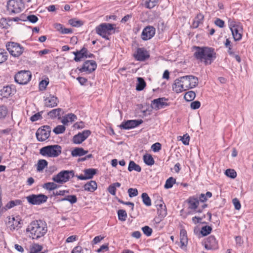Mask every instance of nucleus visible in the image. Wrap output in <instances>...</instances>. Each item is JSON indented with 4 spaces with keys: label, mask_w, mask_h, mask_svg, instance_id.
Masks as SVG:
<instances>
[{
    "label": "nucleus",
    "mask_w": 253,
    "mask_h": 253,
    "mask_svg": "<svg viewBox=\"0 0 253 253\" xmlns=\"http://www.w3.org/2000/svg\"><path fill=\"white\" fill-rule=\"evenodd\" d=\"M9 22L8 18H1L0 19V28L1 29H8L10 26V25L8 24Z\"/></svg>",
    "instance_id": "nucleus-47"
},
{
    "label": "nucleus",
    "mask_w": 253,
    "mask_h": 253,
    "mask_svg": "<svg viewBox=\"0 0 253 253\" xmlns=\"http://www.w3.org/2000/svg\"><path fill=\"white\" fill-rule=\"evenodd\" d=\"M51 128L49 126L44 125L39 127L36 132V136L38 141L43 142L50 136Z\"/></svg>",
    "instance_id": "nucleus-9"
},
{
    "label": "nucleus",
    "mask_w": 253,
    "mask_h": 253,
    "mask_svg": "<svg viewBox=\"0 0 253 253\" xmlns=\"http://www.w3.org/2000/svg\"><path fill=\"white\" fill-rule=\"evenodd\" d=\"M205 16L201 12L198 13L194 18L192 23L191 27L194 29L197 28L201 25L204 23Z\"/></svg>",
    "instance_id": "nucleus-22"
},
{
    "label": "nucleus",
    "mask_w": 253,
    "mask_h": 253,
    "mask_svg": "<svg viewBox=\"0 0 253 253\" xmlns=\"http://www.w3.org/2000/svg\"><path fill=\"white\" fill-rule=\"evenodd\" d=\"M76 176L73 170H63L57 174L54 175L52 179L55 182L63 184L68 181L71 178Z\"/></svg>",
    "instance_id": "nucleus-5"
},
{
    "label": "nucleus",
    "mask_w": 253,
    "mask_h": 253,
    "mask_svg": "<svg viewBox=\"0 0 253 253\" xmlns=\"http://www.w3.org/2000/svg\"><path fill=\"white\" fill-rule=\"evenodd\" d=\"M6 47L10 55L14 57H19L24 50V48L19 43L13 42H7Z\"/></svg>",
    "instance_id": "nucleus-8"
},
{
    "label": "nucleus",
    "mask_w": 253,
    "mask_h": 253,
    "mask_svg": "<svg viewBox=\"0 0 253 253\" xmlns=\"http://www.w3.org/2000/svg\"><path fill=\"white\" fill-rule=\"evenodd\" d=\"M181 140L183 144L188 145L189 143L190 136L187 134H186L181 137Z\"/></svg>",
    "instance_id": "nucleus-63"
},
{
    "label": "nucleus",
    "mask_w": 253,
    "mask_h": 253,
    "mask_svg": "<svg viewBox=\"0 0 253 253\" xmlns=\"http://www.w3.org/2000/svg\"><path fill=\"white\" fill-rule=\"evenodd\" d=\"M97 183L94 180H91L84 185V190L90 192H93L97 189Z\"/></svg>",
    "instance_id": "nucleus-25"
},
{
    "label": "nucleus",
    "mask_w": 253,
    "mask_h": 253,
    "mask_svg": "<svg viewBox=\"0 0 253 253\" xmlns=\"http://www.w3.org/2000/svg\"><path fill=\"white\" fill-rule=\"evenodd\" d=\"M157 206V214L161 215L162 217H165L167 215V210L166 206L164 203L158 204Z\"/></svg>",
    "instance_id": "nucleus-31"
},
{
    "label": "nucleus",
    "mask_w": 253,
    "mask_h": 253,
    "mask_svg": "<svg viewBox=\"0 0 253 253\" xmlns=\"http://www.w3.org/2000/svg\"><path fill=\"white\" fill-rule=\"evenodd\" d=\"M48 165V162L46 160L44 159H40L38 161L37 165V170L38 171H41L43 169L47 167Z\"/></svg>",
    "instance_id": "nucleus-37"
},
{
    "label": "nucleus",
    "mask_w": 253,
    "mask_h": 253,
    "mask_svg": "<svg viewBox=\"0 0 253 253\" xmlns=\"http://www.w3.org/2000/svg\"><path fill=\"white\" fill-rule=\"evenodd\" d=\"M13 85L4 86L0 90V94L3 97L8 98L14 94L15 90L13 88Z\"/></svg>",
    "instance_id": "nucleus-23"
},
{
    "label": "nucleus",
    "mask_w": 253,
    "mask_h": 253,
    "mask_svg": "<svg viewBox=\"0 0 253 253\" xmlns=\"http://www.w3.org/2000/svg\"><path fill=\"white\" fill-rule=\"evenodd\" d=\"M143 122V121L141 119L125 121L120 125V127L123 129H130L138 126Z\"/></svg>",
    "instance_id": "nucleus-16"
},
{
    "label": "nucleus",
    "mask_w": 253,
    "mask_h": 253,
    "mask_svg": "<svg viewBox=\"0 0 253 253\" xmlns=\"http://www.w3.org/2000/svg\"><path fill=\"white\" fill-rule=\"evenodd\" d=\"M22 203V201L20 200H15L13 201H10L7 203L5 207H3V211H6L8 209L12 208L13 207L20 205Z\"/></svg>",
    "instance_id": "nucleus-33"
},
{
    "label": "nucleus",
    "mask_w": 253,
    "mask_h": 253,
    "mask_svg": "<svg viewBox=\"0 0 253 253\" xmlns=\"http://www.w3.org/2000/svg\"><path fill=\"white\" fill-rule=\"evenodd\" d=\"M58 186L54 182H47L42 185V187L49 191L53 190L57 188Z\"/></svg>",
    "instance_id": "nucleus-45"
},
{
    "label": "nucleus",
    "mask_w": 253,
    "mask_h": 253,
    "mask_svg": "<svg viewBox=\"0 0 253 253\" xmlns=\"http://www.w3.org/2000/svg\"><path fill=\"white\" fill-rule=\"evenodd\" d=\"M49 84L48 79L47 80H42L39 83V89L40 90H44L46 89L47 85Z\"/></svg>",
    "instance_id": "nucleus-57"
},
{
    "label": "nucleus",
    "mask_w": 253,
    "mask_h": 253,
    "mask_svg": "<svg viewBox=\"0 0 253 253\" xmlns=\"http://www.w3.org/2000/svg\"><path fill=\"white\" fill-rule=\"evenodd\" d=\"M162 148V145L159 142L153 144L151 146V149L154 152L159 151Z\"/></svg>",
    "instance_id": "nucleus-61"
},
{
    "label": "nucleus",
    "mask_w": 253,
    "mask_h": 253,
    "mask_svg": "<svg viewBox=\"0 0 253 253\" xmlns=\"http://www.w3.org/2000/svg\"><path fill=\"white\" fill-rule=\"evenodd\" d=\"M60 201H67L70 202L71 204L73 205L77 202V198L75 195H69L66 196L65 197L62 198Z\"/></svg>",
    "instance_id": "nucleus-39"
},
{
    "label": "nucleus",
    "mask_w": 253,
    "mask_h": 253,
    "mask_svg": "<svg viewBox=\"0 0 253 253\" xmlns=\"http://www.w3.org/2000/svg\"><path fill=\"white\" fill-rule=\"evenodd\" d=\"M32 74L29 71H20L14 77L16 83L20 84H26L31 79Z\"/></svg>",
    "instance_id": "nucleus-10"
},
{
    "label": "nucleus",
    "mask_w": 253,
    "mask_h": 253,
    "mask_svg": "<svg viewBox=\"0 0 253 253\" xmlns=\"http://www.w3.org/2000/svg\"><path fill=\"white\" fill-rule=\"evenodd\" d=\"M196 97V93L194 91H188L184 95V98L186 101L190 102L193 100Z\"/></svg>",
    "instance_id": "nucleus-44"
},
{
    "label": "nucleus",
    "mask_w": 253,
    "mask_h": 253,
    "mask_svg": "<svg viewBox=\"0 0 253 253\" xmlns=\"http://www.w3.org/2000/svg\"><path fill=\"white\" fill-rule=\"evenodd\" d=\"M107 190L108 191V192L111 194V195L114 196L116 195V190H117V189L115 187V186L112 184H110L108 188H107Z\"/></svg>",
    "instance_id": "nucleus-64"
},
{
    "label": "nucleus",
    "mask_w": 253,
    "mask_h": 253,
    "mask_svg": "<svg viewBox=\"0 0 253 253\" xmlns=\"http://www.w3.org/2000/svg\"><path fill=\"white\" fill-rule=\"evenodd\" d=\"M26 231V232L29 233L30 238L38 240L43 237L47 233V224L44 220H35L29 224Z\"/></svg>",
    "instance_id": "nucleus-3"
},
{
    "label": "nucleus",
    "mask_w": 253,
    "mask_h": 253,
    "mask_svg": "<svg viewBox=\"0 0 253 253\" xmlns=\"http://www.w3.org/2000/svg\"><path fill=\"white\" fill-rule=\"evenodd\" d=\"M141 229L143 234L148 237L150 236L152 234L153 230L152 228L148 226H145L143 227Z\"/></svg>",
    "instance_id": "nucleus-56"
},
{
    "label": "nucleus",
    "mask_w": 253,
    "mask_h": 253,
    "mask_svg": "<svg viewBox=\"0 0 253 253\" xmlns=\"http://www.w3.org/2000/svg\"><path fill=\"white\" fill-rule=\"evenodd\" d=\"M155 28L152 26H146L141 33V39L143 41H147L152 38L155 34Z\"/></svg>",
    "instance_id": "nucleus-18"
},
{
    "label": "nucleus",
    "mask_w": 253,
    "mask_h": 253,
    "mask_svg": "<svg viewBox=\"0 0 253 253\" xmlns=\"http://www.w3.org/2000/svg\"><path fill=\"white\" fill-rule=\"evenodd\" d=\"M62 111V109L61 108L54 109L48 112L47 115L51 119H55L57 117L59 118Z\"/></svg>",
    "instance_id": "nucleus-30"
},
{
    "label": "nucleus",
    "mask_w": 253,
    "mask_h": 253,
    "mask_svg": "<svg viewBox=\"0 0 253 253\" xmlns=\"http://www.w3.org/2000/svg\"><path fill=\"white\" fill-rule=\"evenodd\" d=\"M54 28L56 30L62 34H71L73 33L72 29L66 28L63 27V25L60 23H56L54 25Z\"/></svg>",
    "instance_id": "nucleus-27"
},
{
    "label": "nucleus",
    "mask_w": 253,
    "mask_h": 253,
    "mask_svg": "<svg viewBox=\"0 0 253 253\" xmlns=\"http://www.w3.org/2000/svg\"><path fill=\"white\" fill-rule=\"evenodd\" d=\"M211 230L212 228L211 226L206 225L202 227L200 232L203 236H206L210 234Z\"/></svg>",
    "instance_id": "nucleus-52"
},
{
    "label": "nucleus",
    "mask_w": 253,
    "mask_h": 253,
    "mask_svg": "<svg viewBox=\"0 0 253 253\" xmlns=\"http://www.w3.org/2000/svg\"><path fill=\"white\" fill-rule=\"evenodd\" d=\"M68 22L69 24H70L72 26L75 27H80L84 25L83 21L80 20H77L76 18L70 19Z\"/></svg>",
    "instance_id": "nucleus-43"
},
{
    "label": "nucleus",
    "mask_w": 253,
    "mask_h": 253,
    "mask_svg": "<svg viewBox=\"0 0 253 253\" xmlns=\"http://www.w3.org/2000/svg\"><path fill=\"white\" fill-rule=\"evenodd\" d=\"M7 52L3 49H0V64L4 62L8 58Z\"/></svg>",
    "instance_id": "nucleus-51"
},
{
    "label": "nucleus",
    "mask_w": 253,
    "mask_h": 253,
    "mask_svg": "<svg viewBox=\"0 0 253 253\" xmlns=\"http://www.w3.org/2000/svg\"><path fill=\"white\" fill-rule=\"evenodd\" d=\"M43 112L42 111L34 114L30 117V120L32 122H34L38 120H41L42 118V114Z\"/></svg>",
    "instance_id": "nucleus-55"
},
{
    "label": "nucleus",
    "mask_w": 253,
    "mask_h": 253,
    "mask_svg": "<svg viewBox=\"0 0 253 253\" xmlns=\"http://www.w3.org/2000/svg\"><path fill=\"white\" fill-rule=\"evenodd\" d=\"M97 171V170L96 169L93 168L85 169L84 171V175L81 174L79 175H76V176L78 179L82 180L91 179L93 178V176L96 174Z\"/></svg>",
    "instance_id": "nucleus-19"
},
{
    "label": "nucleus",
    "mask_w": 253,
    "mask_h": 253,
    "mask_svg": "<svg viewBox=\"0 0 253 253\" xmlns=\"http://www.w3.org/2000/svg\"><path fill=\"white\" fill-rule=\"evenodd\" d=\"M66 130V127L64 125H58L53 129V132L56 134L63 133Z\"/></svg>",
    "instance_id": "nucleus-53"
},
{
    "label": "nucleus",
    "mask_w": 253,
    "mask_h": 253,
    "mask_svg": "<svg viewBox=\"0 0 253 253\" xmlns=\"http://www.w3.org/2000/svg\"><path fill=\"white\" fill-rule=\"evenodd\" d=\"M133 57L137 61H144L150 57V54L145 48L138 47L133 54Z\"/></svg>",
    "instance_id": "nucleus-14"
},
{
    "label": "nucleus",
    "mask_w": 253,
    "mask_h": 253,
    "mask_svg": "<svg viewBox=\"0 0 253 253\" xmlns=\"http://www.w3.org/2000/svg\"><path fill=\"white\" fill-rule=\"evenodd\" d=\"M143 161L147 166H151L155 163V161L151 155L146 154L143 157Z\"/></svg>",
    "instance_id": "nucleus-34"
},
{
    "label": "nucleus",
    "mask_w": 253,
    "mask_h": 253,
    "mask_svg": "<svg viewBox=\"0 0 253 253\" xmlns=\"http://www.w3.org/2000/svg\"><path fill=\"white\" fill-rule=\"evenodd\" d=\"M198 78L193 75L181 77L176 79L172 85L173 89L176 93L195 87L198 84Z\"/></svg>",
    "instance_id": "nucleus-2"
},
{
    "label": "nucleus",
    "mask_w": 253,
    "mask_h": 253,
    "mask_svg": "<svg viewBox=\"0 0 253 253\" xmlns=\"http://www.w3.org/2000/svg\"><path fill=\"white\" fill-rule=\"evenodd\" d=\"M137 82L138 83L136 86V89L137 91H141L146 86V82H145L144 80L141 77L138 78Z\"/></svg>",
    "instance_id": "nucleus-40"
},
{
    "label": "nucleus",
    "mask_w": 253,
    "mask_h": 253,
    "mask_svg": "<svg viewBox=\"0 0 253 253\" xmlns=\"http://www.w3.org/2000/svg\"><path fill=\"white\" fill-rule=\"evenodd\" d=\"M159 0H143L145 7L151 9L154 7L158 3Z\"/></svg>",
    "instance_id": "nucleus-38"
},
{
    "label": "nucleus",
    "mask_w": 253,
    "mask_h": 253,
    "mask_svg": "<svg viewBox=\"0 0 253 253\" xmlns=\"http://www.w3.org/2000/svg\"><path fill=\"white\" fill-rule=\"evenodd\" d=\"M118 216L119 220L122 221H125L127 218V213L124 210H119L118 211Z\"/></svg>",
    "instance_id": "nucleus-50"
},
{
    "label": "nucleus",
    "mask_w": 253,
    "mask_h": 253,
    "mask_svg": "<svg viewBox=\"0 0 253 253\" xmlns=\"http://www.w3.org/2000/svg\"><path fill=\"white\" fill-rule=\"evenodd\" d=\"M180 248H183L186 247L188 244V238L187 235L186 231L184 229H181L180 232Z\"/></svg>",
    "instance_id": "nucleus-24"
},
{
    "label": "nucleus",
    "mask_w": 253,
    "mask_h": 253,
    "mask_svg": "<svg viewBox=\"0 0 253 253\" xmlns=\"http://www.w3.org/2000/svg\"><path fill=\"white\" fill-rule=\"evenodd\" d=\"M59 102L58 98L53 95L50 94L48 97L44 99V106L53 108L57 106Z\"/></svg>",
    "instance_id": "nucleus-20"
},
{
    "label": "nucleus",
    "mask_w": 253,
    "mask_h": 253,
    "mask_svg": "<svg viewBox=\"0 0 253 253\" xmlns=\"http://www.w3.org/2000/svg\"><path fill=\"white\" fill-rule=\"evenodd\" d=\"M168 100V98L160 97L152 100L151 105L153 109L155 110H158L161 109H163L167 106H169L170 103L166 102Z\"/></svg>",
    "instance_id": "nucleus-12"
},
{
    "label": "nucleus",
    "mask_w": 253,
    "mask_h": 253,
    "mask_svg": "<svg viewBox=\"0 0 253 253\" xmlns=\"http://www.w3.org/2000/svg\"><path fill=\"white\" fill-rule=\"evenodd\" d=\"M212 193L211 192H207L206 194L201 193L199 196L198 195V199L199 201V203H204L207 201L208 198H211L212 197Z\"/></svg>",
    "instance_id": "nucleus-36"
},
{
    "label": "nucleus",
    "mask_w": 253,
    "mask_h": 253,
    "mask_svg": "<svg viewBox=\"0 0 253 253\" xmlns=\"http://www.w3.org/2000/svg\"><path fill=\"white\" fill-rule=\"evenodd\" d=\"M43 247L42 245L38 244H33L30 248V253H39L42 251Z\"/></svg>",
    "instance_id": "nucleus-41"
},
{
    "label": "nucleus",
    "mask_w": 253,
    "mask_h": 253,
    "mask_svg": "<svg viewBox=\"0 0 253 253\" xmlns=\"http://www.w3.org/2000/svg\"><path fill=\"white\" fill-rule=\"evenodd\" d=\"M88 153L87 150H84L82 147H76L71 152V155L73 157L82 156Z\"/></svg>",
    "instance_id": "nucleus-29"
},
{
    "label": "nucleus",
    "mask_w": 253,
    "mask_h": 253,
    "mask_svg": "<svg viewBox=\"0 0 253 253\" xmlns=\"http://www.w3.org/2000/svg\"><path fill=\"white\" fill-rule=\"evenodd\" d=\"M62 152V147L57 144L44 146L40 149V154L43 157L56 158Z\"/></svg>",
    "instance_id": "nucleus-4"
},
{
    "label": "nucleus",
    "mask_w": 253,
    "mask_h": 253,
    "mask_svg": "<svg viewBox=\"0 0 253 253\" xmlns=\"http://www.w3.org/2000/svg\"><path fill=\"white\" fill-rule=\"evenodd\" d=\"M233 43L231 42L229 39H226L225 42H224V45L227 49V52L230 56L234 55L235 53V45Z\"/></svg>",
    "instance_id": "nucleus-26"
},
{
    "label": "nucleus",
    "mask_w": 253,
    "mask_h": 253,
    "mask_svg": "<svg viewBox=\"0 0 253 253\" xmlns=\"http://www.w3.org/2000/svg\"><path fill=\"white\" fill-rule=\"evenodd\" d=\"M187 202L188 204V209L196 211L199 205L198 195L189 197L187 200Z\"/></svg>",
    "instance_id": "nucleus-21"
},
{
    "label": "nucleus",
    "mask_w": 253,
    "mask_h": 253,
    "mask_svg": "<svg viewBox=\"0 0 253 253\" xmlns=\"http://www.w3.org/2000/svg\"><path fill=\"white\" fill-rule=\"evenodd\" d=\"M12 223L11 225V228L15 229V228H20L21 224H22V220L20 219L19 216L13 217L12 218Z\"/></svg>",
    "instance_id": "nucleus-32"
},
{
    "label": "nucleus",
    "mask_w": 253,
    "mask_h": 253,
    "mask_svg": "<svg viewBox=\"0 0 253 253\" xmlns=\"http://www.w3.org/2000/svg\"><path fill=\"white\" fill-rule=\"evenodd\" d=\"M225 174L227 177H229L232 179L236 178L237 176V172L233 169H226L225 172Z\"/></svg>",
    "instance_id": "nucleus-54"
},
{
    "label": "nucleus",
    "mask_w": 253,
    "mask_h": 253,
    "mask_svg": "<svg viewBox=\"0 0 253 253\" xmlns=\"http://www.w3.org/2000/svg\"><path fill=\"white\" fill-rule=\"evenodd\" d=\"M8 114V109L5 105H0V120L5 118Z\"/></svg>",
    "instance_id": "nucleus-46"
},
{
    "label": "nucleus",
    "mask_w": 253,
    "mask_h": 253,
    "mask_svg": "<svg viewBox=\"0 0 253 253\" xmlns=\"http://www.w3.org/2000/svg\"><path fill=\"white\" fill-rule=\"evenodd\" d=\"M6 6L10 14H17L22 11L24 3L22 0H8Z\"/></svg>",
    "instance_id": "nucleus-7"
},
{
    "label": "nucleus",
    "mask_w": 253,
    "mask_h": 253,
    "mask_svg": "<svg viewBox=\"0 0 253 253\" xmlns=\"http://www.w3.org/2000/svg\"><path fill=\"white\" fill-rule=\"evenodd\" d=\"M117 200L119 203L130 207L131 211H133L134 210V204L133 203L131 202H125L118 198H117Z\"/></svg>",
    "instance_id": "nucleus-59"
},
{
    "label": "nucleus",
    "mask_w": 253,
    "mask_h": 253,
    "mask_svg": "<svg viewBox=\"0 0 253 253\" xmlns=\"http://www.w3.org/2000/svg\"><path fill=\"white\" fill-rule=\"evenodd\" d=\"M141 198L143 204L145 206L147 207L151 206V200L147 193H143L141 195Z\"/></svg>",
    "instance_id": "nucleus-42"
},
{
    "label": "nucleus",
    "mask_w": 253,
    "mask_h": 253,
    "mask_svg": "<svg viewBox=\"0 0 253 253\" xmlns=\"http://www.w3.org/2000/svg\"><path fill=\"white\" fill-rule=\"evenodd\" d=\"M194 48L196 50L194 53V57L203 62L205 65L211 64L217 57V53L212 47L194 46Z\"/></svg>",
    "instance_id": "nucleus-1"
},
{
    "label": "nucleus",
    "mask_w": 253,
    "mask_h": 253,
    "mask_svg": "<svg viewBox=\"0 0 253 253\" xmlns=\"http://www.w3.org/2000/svg\"><path fill=\"white\" fill-rule=\"evenodd\" d=\"M176 182V179L172 177H170L167 179L164 187L166 189L171 188L173 185Z\"/></svg>",
    "instance_id": "nucleus-48"
},
{
    "label": "nucleus",
    "mask_w": 253,
    "mask_h": 253,
    "mask_svg": "<svg viewBox=\"0 0 253 253\" xmlns=\"http://www.w3.org/2000/svg\"><path fill=\"white\" fill-rule=\"evenodd\" d=\"M127 193L130 198L137 196L138 194V192L136 188H130L128 189Z\"/></svg>",
    "instance_id": "nucleus-58"
},
{
    "label": "nucleus",
    "mask_w": 253,
    "mask_h": 253,
    "mask_svg": "<svg viewBox=\"0 0 253 253\" xmlns=\"http://www.w3.org/2000/svg\"><path fill=\"white\" fill-rule=\"evenodd\" d=\"M128 170L129 171L135 170L137 172H140L141 171V168L139 165L136 164L134 161H130L128 165Z\"/></svg>",
    "instance_id": "nucleus-35"
},
{
    "label": "nucleus",
    "mask_w": 253,
    "mask_h": 253,
    "mask_svg": "<svg viewBox=\"0 0 253 253\" xmlns=\"http://www.w3.org/2000/svg\"><path fill=\"white\" fill-rule=\"evenodd\" d=\"M115 24L102 23L95 28L96 33L106 40H110L108 35L111 34L110 31L114 30Z\"/></svg>",
    "instance_id": "nucleus-6"
},
{
    "label": "nucleus",
    "mask_w": 253,
    "mask_h": 253,
    "mask_svg": "<svg viewBox=\"0 0 253 253\" xmlns=\"http://www.w3.org/2000/svg\"><path fill=\"white\" fill-rule=\"evenodd\" d=\"M73 53L75 55L74 60L76 62H79L81 61L82 58H85V57L86 56V55L84 54V53L80 52V50H77L76 51L73 52Z\"/></svg>",
    "instance_id": "nucleus-49"
},
{
    "label": "nucleus",
    "mask_w": 253,
    "mask_h": 253,
    "mask_svg": "<svg viewBox=\"0 0 253 253\" xmlns=\"http://www.w3.org/2000/svg\"><path fill=\"white\" fill-rule=\"evenodd\" d=\"M202 245L207 250H214L218 248V242L213 235H211L202 242Z\"/></svg>",
    "instance_id": "nucleus-13"
},
{
    "label": "nucleus",
    "mask_w": 253,
    "mask_h": 253,
    "mask_svg": "<svg viewBox=\"0 0 253 253\" xmlns=\"http://www.w3.org/2000/svg\"><path fill=\"white\" fill-rule=\"evenodd\" d=\"M232 202L236 210H239L241 209V205L239 200L237 198L233 199Z\"/></svg>",
    "instance_id": "nucleus-62"
},
{
    "label": "nucleus",
    "mask_w": 253,
    "mask_h": 253,
    "mask_svg": "<svg viewBox=\"0 0 253 253\" xmlns=\"http://www.w3.org/2000/svg\"><path fill=\"white\" fill-rule=\"evenodd\" d=\"M47 198L46 195L42 194H31L26 197L28 202L33 205H40L45 203Z\"/></svg>",
    "instance_id": "nucleus-11"
},
{
    "label": "nucleus",
    "mask_w": 253,
    "mask_h": 253,
    "mask_svg": "<svg viewBox=\"0 0 253 253\" xmlns=\"http://www.w3.org/2000/svg\"><path fill=\"white\" fill-rule=\"evenodd\" d=\"M91 133V132L89 130H84L79 132L73 136L72 142L74 144H80L86 140Z\"/></svg>",
    "instance_id": "nucleus-17"
},
{
    "label": "nucleus",
    "mask_w": 253,
    "mask_h": 253,
    "mask_svg": "<svg viewBox=\"0 0 253 253\" xmlns=\"http://www.w3.org/2000/svg\"><path fill=\"white\" fill-rule=\"evenodd\" d=\"M233 37L235 41H240L242 37V35L239 33L238 27L237 25H233L230 28Z\"/></svg>",
    "instance_id": "nucleus-28"
},
{
    "label": "nucleus",
    "mask_w": 253,
    "mask_h": 253,
    "mask_svg": "<svg viewBox=\"0 0 253 253\" xmlns=\"http://www.w3.org/2000/svg\"><path fill=\"white\" fill-rule=\"evenodd\" d=\"M97 68V64L94 60H86L85 61L83 66L79 69L81 73L86 72L90 74L95 70Z\"/></svg>",
    "instance_id": "nucleus-15"
},
{
    "label": "nucleus",
    "mask_w": 253,
    "mask_h": 253,
    "mask_svg": "<svg viewBox=\"0 0 253 253\" xmlns=\"http://www.w3.org/2000/svg\"><path fill=\"white\" fill-rule=\"evenodd\" d=\"M39 20L38 17L35 15H29L26 17V21L28 20L32 23H36Z\"/></svg>",
    "instance_id": "nucleus-60"
}]
</instances>
